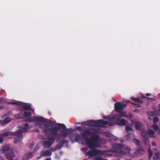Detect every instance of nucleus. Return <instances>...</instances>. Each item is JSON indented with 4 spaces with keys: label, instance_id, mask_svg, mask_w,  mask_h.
<instances>
[{
    "label": "nucleus",
    "instance_id": "1",
    "mask_svg": "<svg viewBox=\"0 0 160 160\" xmlns=\"http://www.w3.org/2000/svg\"><path fill=\"white\" fill-rule=\"evenodd\" d=\"M26 121L28 122L33 121L41 122L49 124L48 125L51 127L57 124V126L52 128L49 127L45 128L44 132L46 135L50 134L49 140L54 142L55 138H58V137H62L63 138H67L71 133L73 132V129L72 128H66V126L63 124L58 123L57 124L50 120L46 119L42 117L35 116L32 118L28 117L27 118Z\"/></svg>",
    "mask_w": 160,
    "mask_h": 160
},
{
    "label": "nucleus",
    "instance_id": "2",
    "mask_svg": "<svg viewBox=\"0 0 160 160\" xmlns=\"http://www.w3.org/2000/svg\"><path fill=\"white\" fill-rule=\"evenodd\" d=\"M131 150V148L128 146L120 144L113 145V149L108 150V151L118 153L119 155H125L127 152L129 153Z\"/></svg>",
    "mask_w": 160,
    "mask_h": 160
},
{
    "label": "nucleus",
    "instance_id": "3",
    "mask_svg": "<svg viewBox=\"0 0 160 160\" xmlns=\"http://www.w3.org/2000/svg\"><path fill=\"white\" fill-rule=\"evenodd\" d=\"M20 130H18L16 132L11 133V134L12 136L16 137L15 138L14 141L15 143H17L20 141V139L22 138L23 132H26L28 131V129L29 128L28 124L26 123L25 124L24 127H20Z\"/></svg>",
    "mask_w": 160,
    "mask_h": 160
},
{
    "label": "nucleus",
    "instance_id": "4",
    "mask_svg": "<svg viewBox=\"0 0 160 160\" xmlns=\"http://www.w3.org/2000/svg\"><path fill=\"white\" fill-rule=\"evenodd\" d=\"M99 136L97 134L93 135L90 138H89L85 141L90 149L95 148L96 147H100L98 141Z\"/></svg>",
    "mask_w": 160,
    "mask_h": 160
},
{
    "label": "nucleus",
    "instance_id": "5",
    "mask_svg": "<svg viewBox=\"0 0 160 160\" xmlns=\"http://www.w3.org/2000/svg\"><path fill=\"white\" fill-rule=\"evenodd\" d=\"M89 126H94L96 127H105L108 124L107 121L102 119H100L97 121L94 120H89Z\"/></svg>",
    "mask_w": 160,
    "mask_h": 160
},
{
    "label": "nucleus",
    "instance_id": "6",
    "mask_svg": "<svg viewBox=\"0 0 160 160\" xmlns=\"http://www.w3.org/2000/svg\"><path fill=\"white\" fill-rule=\"evenodd\" d=\"M92 150H89L87 152V155L90 157H93L97 155H102L104 154L105 152L101 151L95 148L92 149Z\"/></svg>",
    "mask_w": 160,
    "mask_h": 160
},
{
    "label": "nucleus",
    "instance_id": "7",
    "mask_svg": "<svg viewBox=\"0 0 160 160\" xmlns=\"http://www.w3.org/2000/svg\"><path fill=\"white\" fill-rule=\"evenodd\" d=\"M127 106L126 104L117 102L115 104V110L116 112H120L122 110L123 108H126Z\"/></svg>",
    "mask_w": 160,
    "mask_h": 160
},
{
    "label": "nucleus",
    "instance_id": "8",
    "mask_svg": "<svg viewBox=\"0 0 160 160\" xmlns=\"http://www.w3.org/2000/svg\"><path fill=\"white\" fill-rule=\"evenodd\" d=\"M81 134L82 139L85 141L89 138L88 137L92 134V133L89 130L86 129L82 132Z\"/></svg>",
    "mask_w": 160,
    "mask_h": 160
},
{
    "label": "nucleus",
    "instance_id": "9",
    "mask_svg": "<svg viewBox=\"0 0 160 160\" xmlns=\"http://www.w3.org/2000/svg\"><path fill=\"white\" fill-rule=\"evenodd\" d=\"M20 107H22L24 110L33 111V109L31 108V106L29 104L20 102Z\"/></svg>",
    "mask_w": 160,
    "mask_h": 160
},
{
    "label": "nucleus",
    "instance_id": "10",
    "mask_svg": "<svg viewBox=\"0 0 160 160\" xmlns=\"http://www.w3.org/2000/svg\"><path fill=\"white\" fill-rule=\"evenodd\" d=\"M10 149V146L8 145H5L1 148L0 152L1 153H3L9 150Z\"/></svg>",
    "mask_w": 160,
    "mask_h": 160
},
{
    "label": "nucleus",
    "instance_id": "11",
    "mask_svg": "<svg viewBox=\"0 0 160 160\" xmlns=\"http://www.w3.org/2000/svg\"><path fill=\"white\" fill-rule=\"evenodd\" d=\"M6 155L9 160H13V158L14 157V154L12 152L10 151L9 152H7Z\"/></svg>",
    "mask_w": 160,
    "mask_h": 160
},
{
    "label": "nucleus",
    "instance_id": "12",
    "mask_svg": "<svg viewBox=\"0 0 160 160\" xmlns=\"http://www.w3.org/2000/svg\"><path fill=\"white\" fill-rule=\"evenodd\" d=\"M52 143L48 141H44L43 142V146L46 148H48L52 145Z\"/></svg>",
    "mask_w": 160,
    "mask_h": 160
},
{
    "label": "nucleus",
    "instance_id": "13",
    "mask_svg": "<svg viewBox=\"0 0 160 160\" xmlns=\"http://www.w3.org/2000/svg\"><path fill=\"white\" fill-rule=\"evenodd\" d=\"M52 154V152L50 150H47L45 152H41V156H50Z\"/></svg>",
    "mask_w": 160,
    "mask_h": 160
},
{
    "label": "nucleus",
    "instance_id": "14",
    "mask_svg": "<svg viewBox=\"0 0 160 160\" xmlns=\"http://www.w3.org/2000/svg\"><path fill=\"white\" fill-rule=\"evenodd\" d=\"M35 154V152H31L29 153H27L25 155V157L26 159L28 160L29 158H31L33 155Z\"/></svg>",
    "mask_w": 160,
    "mask_h": 160
},
{
    "label": "nucleus",
    "instance_id": "15",
    "mask_svg": "<svg viewBox=\"0 0 160 160\" xmlns=\"http://www.w3.org/2000/svg\"><path fill=\"white\" fill-rule=\"evenodd\" d=\"M131 99L132 100L136 102L139 103L141 104L143 102L142 101H141L140 100L139 98H135L133 97H132L131 98Z\"/></svg>",
    "mask_w": 160,
    "mask_h": 160
},
{
    "label": "nucleus",
    "instance_id": "16",
    "mask_svg": "<svg viewBox=\"0 0 160 160\" xmlns=\"http://www.w3.org/2000/svg\"><path fill=\"white\" fill-rule=\"evenodd\" d=\"M137 151L138 153H140L141 154H143L144 152L143 148L140 146L137 148Z\"/></svg>",
    "mask_w": 160,
    "mask_h": 160
},
{
    "label": "nucleus",
    "instance_id": "17",
    "mask_svg": "<svg viewBox=\"0 0 160 160\" xmlns=\"http://www.w3.org/2000/svg\"><path fill=\"white\" fill-rule=\"evenodd\" d=\"M119 121L120 122V123H119L120 125H125L126 123V121L124 119H122L121 120L119 119Z\"/></svg>",
    "mask_w": 160,
    "mask_h": 160
},
{
    "label": "nucleus",
    "instance_id": "18",
    "mask_svg": "<svg viewBox=\"0 0 160 160\" xmlns=\"http://www.w3.org/2000/svg\"><path fill=\"white\" fill-rule=\"evenodd\" d=\"M148 133L149 136L152 137H154V135L155 134V132L152 129H149L148 131Z\"/></svg>",
    "mask_w": 160,
    "mask_h": 160
},
{
    "label": "nucleus",
    "instance_id": "19",
    "mask_svg": "<svg viewBox=\"0 0 160 160\" xmlns=\"http://www.w3.org/2000/svg\"><path fill=\"white\" fill-rule=\"evenodd\" d=\"M141 135L142 137L148 136L146 131L144 129H142V130Z\"/></svg>",
    "mask_w": 160,
    "mask_h": 160
},
{
    "label": "nucleus",
    "instance_id": "20",
    "mask_svg": "<svg viewBox=\"0 0 160 160\" xmlns=\"http://www.w3.org/2000/svg\"><path fill=\"white\" fill-rule=\"evenodd\" d=\"M156 157H154L153 158V160H154V159H156V160H160V152H158L155 154Z\"/></svg>",
    "mask_w": 160,
    "mask_h": 160
},
{
    "label": "nucleus",
    "instance_id": "21",
    "mask_svg": "<svg viewBox=\"0 0 160 160\" xmlns=\"http://www.w3.org/2000/svg\"><path fill=\"white\" fill-rule=\"evenodd\" d=\"M74 140L76 142H78L81 140V138L79 134H77L74 138Z\"/></svg>",
    "mask_w": 160,
    "mask_h": 160
},
{
    "label": "nucleus",
    "instance_id": "22",
    "mask_svg": "<svg viewBox=\"0 0 160 160\" xmlns=\"http://www.w3.org/2000/svg\"><path fill=\"white\" fill-rule=\"evenodd\" d=\"M141 138L143 142L146 145L147 144L148 140V136L142 137Z\"/></svg>",
    "mask_w": 160,
    "mask_h": 160
},
{
    "label": "nucleus",
    "instance_id": "23",
    "mask_svg": "<svg viewBox=\"0 0 160 160\" xmlns=\"http://www.w3.org/2000/svg\"><path fill=\"white\" fill-rule=\"evenodd\" d=\"M135 127L137 129H140L141 128V123L139 122H137L135 123Z\"/></svg>",
    "mask_w": 160,
    "mask_h": 160
},
{
    "label": "nucleus",
    "instance_id": "24",
    "mask_svg": "<svg viewBox=\"0 0 160 160\" xmlns=\"http://www.w3.org/2000/svg\"><path fill=\"white\" fill-rule=\"evenodd\" d=\"M133 142L137 145L139 146L140 145V141L137 139H133Z\"/></svg>",
    "mask_w": 160,
    "mask_h": 160
},
{
    "label": "nucleus",
    "instance_id": "25",
    "mask_svg": "<svg viewBox=\"0 0 160 160\" xmlns=\"http://www.w3.org/2000/svg\"><path fill=\"white\" fill-rule=\"evenodd\" d=\"M99 142L101 143L102 144H105L107 143V141L106 139H100L99 138L98 142Z\"/></svg>",
    "mask_w": 160,
    "mask_h": 160
},
{
    "label": "nucleus",
    "instance_id": "26",
    "mask_svg": "<svg viewBox=\"0 0 160 160\" xmlns=\"http://www.w3.org/2000/svg\"><path fill=\"white\" fill-rule=\"evenodd\" d=\"M9 133L8 132H7L3 133H0V137L2 136L3 138L7 137L9 135Z\"/></svg>",
    "mask_w": 160,
    "mask_h": 160
},
{
    "label": "nucleus",
    "instance_id": "27",
    "mask_svg": "<svg viewBox=\"0 0 160 160\" xmlns=\"http://www.w3.org/2000/svg\"><path fill=\"white\" fill-rule=\"evenodd\" d=\"M32 113L30 112L25 111L24 112L23 116L25 117H30L31 116Z\"/></svg>",
    "mask_w": 160,
    "mask_h": 160
},
{
    "label": "nucleus",
    "instance_id": "28",
    "mask_svg": "<svg viewBox=\"0 0 160 160\" xmlns=\"http://www.w3.org/2000/svg\"><path fill=\"white\" fill-rule=\"evenodd\" d=\"M149 148L148 149V151L149 154V156L148 157V159H150L151 157L152 156V152L151 151L150 146L149 144Z\"/></svg>",
    "mask_w": 160,
    "mask_h": 160
},
{
    "label": "nucleus",
    "instance_id": "29",
    "mask_svg": "<svg viewBox=\"0 0 160 160\" xmlns=\"http://www.w3.org/2000/svg\"><path fill=\"white\" fill-rule=\"evenodd\" d=\"M11 121V118L10 117H7L4 120V121L7 123L10 122Z\"/></svg>",
    "mask_w": 160,
    "mask_h": 160
},
{
    "label": "nucleus",
    "instance_id": "30",
    "mask_svg": "<svg viewBox=\"0 0 160 160\" xmlns=\"http://www.w3.org/2000/svg\"><path fill=\"white\" fill-rule=\"evenodd\" d=\"M152 128L155 131H156L157 130H158L159 128L158 125L155 124L152 125Z\"/></svg>",
    "mask_w": 160,
    "mask_h": 160
},
{
    "label": "nucleus",
    "instance_id": "31",
    "mask_svg": "<svg viewBox=\"0 0 160 160\" xmlns=\"http://www.w3.org/2000/svg\"><path fill=\"white\" fill-rule=\"evenodd\" d=\"M17 116H18V118H22L24 116L22 112L19 113L17 115Z\"/></svg>",
    "mask_w": 160,
    "mask_h": 160
},
{
    "label": "nucleus",
    "instance_id": "32",
    "mask_svg": "<svg viewBox=\"0 0 160 160\" xmlns=\"http://www.w3.org/2000/svg\"><path fill=\"white\" fill-rule=\"evenodd\" d=\"M131 103L132 105H133L135 106L136 107L138 108H141V106L138 104H137L133 102H131Z\"/></svg>",
    "mask_w": 160,
    "mask_h": 160
},
{
    "label": "nucleus",
    "instance_id": "33",
    "mask_svg": "<svg viewBox=\"0 0 160 160\" xmlns=\"http://www.w3.org/2000/svg\"><path fill=\"white\" fill-rule=\"evenodd\" d=\"M159 120V118L158 117H155L153 119V122L154 123L157 122Z\"/></svg>",
    "mask_w": 160,
    "mask_h": 160
},
{
    "label": "nucleus",
    "instance_id": "34",
    "mask_svg": "<svg viewBox=\"0 0 160 160\" xmlns=\"http://www.w3.org/2000/svg\"><path fill=\"white\" fill-rule=\"evenodd\" d=\"M89 120L83 122L81 124L84 125H87L89 126Z\"/></svg>",
    "mask_w": 160,
    "mask_h": 160
},
{
    "label": "nucleus",
    "instance_id": "35",
    "mask_svg": "<svg viewBox=\"0 0 160 160\" xmlns=\"http://www.w3.org/2000/svg\"><path fill=\"white\" fill-rule=\"evenodd\" d=\"M126 130L127 131H131L132 129L131 127L130 126H126L125 128Z\"/></svg>",
    "mask_w": 160,
    "mask_h": 160
},
{
    "label": "nucleus",
    "instance_id": "36",
    "mask_svg": "<svg viewBox=\"0 0 160 160\" xmlns=\"http://www.w3.org/2000/svg\"><path fill=\"white\" fill-rule=\"evenodd\" d=\"M118 112H119V116H124L125 115V113L122 110Z\"/></svg>",
    "mask_w": 160,
    "mask_h": 160
},
{
    "label": "nucleus",
    "instance_id": "37",
    "mask_svg": "<svg viewBox=\"0 0 160 160\" xmlns=\"http://www.w3.org/2000/svg\"><path fill=\"white\" fill-rule=\"evenodd\" d=\"M76 129L80 131H82V129L80 126H77L76 127Z\"/></svg>",
    "mask_w": 160,
    "mask_h": 160
},
{
    "label": "nucleus",
    "instance_id": "38",
    "mask_svg": "<svg viewBox=\"0 0 160 160\" xmlns=\"http://www.w3.org/2000/svg\"><path fill=\"white\" fill-rule=\"evenodd\" d=\"M6 100L5 98H0V103L4 102Z\"/></svg>",
    "mask_w": 160,
    "mask_h": 160
},
{
    "label": "nucleus",
    "instance_id": "39",
    "mask_svg": "<svg viewBox=\"0 0 160 160\" xmlns=\"http://www.w3.org/2000/svg\"><path fill=\"white\" fill-rule=\"evenodd\" d=\"M39 144H37L35 147L34 148V152H35V151L38 149L39 148Z\"/></svg>",
    "mask_w": 160,
    "mask_h": 160
},
{
    "label": "nucleus",
    "instance_id": "40",
    "mask_svg": "<svg viewBox=\"0 0 160 160\" xmlns=\"http://www.w3.org/2000/svg\"><path fill=\"white\" fill-rule=\"evenodd\" d=\"M95 160H108L107 159L103 158L101 157H98L96 158Z\"/></svg>",
    "mask_w": 160,
    "mask_h": 160
},
{
    "label": "nucleus",
    "instance_id": "41",
    "mask_svg": "<svg viewBox=\"0 0 160 160\" xmlns=\"http://www.w3.org/2000/svg\"><path fill=\"white\" fill-rule=\"evenodd\" d=\"M20 102H10V103L11 104L18 105H19L20 106Z\"/></svg>",
    "mask_w": 160,
    "mask_h": 160
},
{
    "label": "nucleus",
    "instance_id": "42",
    "mask_svg": "<svg viewBox=\"0 0 160 160\" xmlns=\"http://www.w3.org/2000/svg\"><path fill=\"white\" fill-rule=\"evenodd\" d=\"M35 142H32L31 143V145H30V148L31 149H32V148H33V147L35 145Z\"/></svg>",
    "mask_w": 160,
    "mask_h": 160
},
{
    "label": "nucleus",
    "instance_id": "43",
    "mask_svg": "<svg viewBox=\"0 0 160 160\" xmlns=\"http://www.w3.org/2000/svg\"><path fill=\"white\" fill-rule=\"evenodd\" d=\"M3 141V138L2 136L0 137V143H2Z\"/></svg>",
    "mask_w": 160,
    "mask_h": 160
},
{
    "label": "nucleus",
    "instance_id": "44",
    "mask_svg": "<svg viewBox=\"0 0 160 160\" xmlns=\"http://www.w3.org/2000/svg\"><path fill=\"white\" fill-rule=\"evenodd\" d=\"M108 122V124H109V125H110V126H113L114 125V123L113 122Z\"/></svg>",
    "mask_w": 160,
    "mask_h": 160
},
{
    "label": "nucleus",
    "instance_id": "45",
    "mask_svg": "<svg viewBox=\"0 0 160 160\" xmlns=\"http://www.w3.org/2000/svg\"><path fill=\"white\" fill-rule=\"evenodd\" d=\"M134 112H136V113H139L140 112V111L139 110L137 109H135L134 111H133Z\"/></svg>",
    "mask_w": 160,
    "mask_h": 160
},
{
    "label": "nucleus",
    "instance_id": "46",
    "mask_svg": "<svg viewBox=\"0 0 160 160\" xmlns=\"http://www.w3.org/2000/svg\"><path fill=\"white\" fill-rule=\"evenodd\" d=\"M33 132H39V130L38 128H35L33 130Z\"/></svg>",
    "mask_w": 160,
    "mask_h": 160
},
{
    "label": "nucleus",
    "instance_id": "47",
    "mask_svg": "<svg viewBox=\"0 0 160 160\" xmlns=\"http://www.w3.org/2000/svg\"><path fill=\"white\" fill-rule=\"evenodd\" d=\"M152 145L154 146H156V143L155 142H152Z\"/></svg>",
    "mask_w": 160,
    "mask_h": 160
},
{
    "label": "nucleus",
    "instance_id": "48",
    "mask_svg": "<svg viewBox=\"0 0 160 160\" xmlns=\"http://www.w3.org/2000/svg\"><path fill=\"white\" fill-rule=\"evenodd\" d=\"M36 125L38 126L41 127V126H42V124L41 123H38L36 124Z\"/></svg>",
    "mask_w": 160,
    "mask_h": 160
},
{
    "label": "nucleus",
    "instance_id": "49",
    "mask_svg": "<svg viewBox=\"0 0 160 160\" xmlns=\"http://www.w3.org/2000/svg\"><path fill=\"white\" fill-rule=\"evenodd\" d=\"M147 98L149 99H150L152 101H155V99H154V98Z\"/></svg>",
    "mask_w": 160,
    "mask_h": 160
},
{
    "label": "nucleus",
    "instance_id": "50",
    "mask_svg": "<svg viewBox=\"0 0 160 160\" xmlns=\"http://www.w3.org/2000/svg\"><path fill=\"white\" fill-rule=\"evenodd\" d=\"M151 95V94L150 93H147L146 94V95L147 96H150V95Z\"/></svg>",
    "mask_w": 160,
    "mask_h": 160
},
{
    "label": "nucleus",
    "instance_id": "51",
    "mask_svg": "<svg viewBox=\"0 0 160 160\" xmlns=\"http://www.w3.org/2000/svg\"><path fill=\"white\" fill-rule=\"evenodd\" d=\"M141 96H142V98H148L146 97L145 96H144L143 95H142Z\"/></svg>",
    "mask_w": 160,
    "mask_h": 160
},
{
    "label": "nucleus",
    "instance_id": "52",
    "mask_svg": "<svg viewBox=\"0 0 160 160\" xmlns=\"http://www.w3.org/2000/svg\"><path fill=\"white\" fill-rule=\"evenodd\" d=\"M4 106L3 105H0V109H1L3 108Z\"/></svg>",
    "mask_w": 160,
    "mask_h": 160
},
{
    "label": "nucleus",
    "instance_id": "53",
    "mask_svg": "<svg viewBox=\"0 0 160 160\" xmlns=\"http://www.w3.org/2000/svg\"><path fill=\"white\" fill-rule=\"evenodd\" d=\"M66 142V141H65V140H63L62 142V143L63 144H65V142Z\"/></svg>",
    "mask_w": 160,
    "mask_h": 160
},
{
    "label": "nucleus",
    "instance_id": "54",
    "mask_svg": "<svg viewBox=\"0 0 160 160\" xmlns=\"http://www.w3.org/2000/svg\"><path fill=\"white\" fill-rule=\"evenodd\" d=\"M51 159L50 158H47L46 160H51Z\"/></svg>",
    "mask_w": 160,
    "mask_h": 160
},
{
    "label": "nucleus",
    "instance_id": "55",
    "mask_svg": "<svg viewBox=\"0 0 160 160\" xmlns=\"http://www.w3.org/2000/svg\"><path fill=\"white\" fill-rule=\"evenodd\" d=\"M158 133L160 135V128H159L158 129Z\"/></svg>",
    "mask_w": 160,
    "mask_h": 160
},
{
    "label": "nucleus",
    "instance_id": "56",
    "mask_svg": "<svg viewBox=\"0 0 160 160\" xmlns=\"http://www.w3.org/2000/svg\"><path fill=\"white\" fill-rule=\"evenodd\" d=\"M159 109L158 110H159V111L160 112V104H159Z\"/></svg>",
    "mask_w": 160,
    "mask_h": 160
},
{
    "label": "nucleus",
    "instance_id": "57",
    "mask_svg": "<svg viewBox=\"0 0 160 160\" xmlns=\"http://www.w3.org/2000/svg\"><path fill=\"white\" fill-rule=\"evenodd\" d=\"M129 117L130 118H131L132 117V115H129Z\"/></svg>",
    "mask_w": 160,
    "mask_h": 160
},
{
    "label": "nucleus",
    "instance_id": "58",
    "mask_svg": "<svg viewBox=\"0 0 160 160\" xmlns=\"http://www.w3.org/2000/svg\"><path fill=\"white\" fill-rule=\"evenodd\" d=\"M126 160H132V159H130V158H128V159H126Z\"/></svg>",
    "mask_w": 160,
    "mask_h": 160
},
{
    "label": "nucleus",
    "instance_id": "59",
    "mask_svg": "<svg viewBox=\"0 0 160 160\" xmlns=\"http://www.w3.org/2000/svg\"><path fill=\"white\" fill-rule=\"evenodd\" d=\"M2 92H0V95H2Z\"/></svg>",
    "mask_w": 160,
    "mask_h": 160
},
{
    "label": "nucleus",
    "instance_id": "60",
    "mask_svg": "<svg viewBox=\"0 0 160 160\" xmlns=\"http://www.w3.org/2000/svg\"><path fill=\"white\" fill-rule=\"evenodd\" d=\"M5 160V159H4V158H2L1 160Z\"/></svg>",
    "mask_w": 160,
    "mask_h": 160
},
{
    "label": "nucleus",
    "instance_id": "61",
    "mask_svg": "<svg viewBox=\"0 0 160 160\" xmlns=\"http://www.w3.org/2000/svg\"><path fill=\"white\" fill-rule=\"evenodd\" d=\"M2 122V120H0V123H1Z\"/></svg>",
    "mask_w": 160,
    "mask_h": 160
},
{
    "label": "nucleus",
    "instance_id": "62",
    "mask_svg": "<svg viewBox=\"0 0 160 160\" xmlns=\"http://www.w3.org/2000/svg\"><path fill=\"white\" fill-rule=\"evenodd\" d=\"M83 160H87V159H84Z\"/></svg>",
    "mask_w": 160,
    "mask_h": 160
},
{
    "label": "nucleus",
    "instance_id": "63",
    "mask_svg": "<svg viewBox=\"0 0 160 160\" xmlns=\"http://www.w3.org/2000/svg\"><path fill=\"white\" fill-rule=\"evenodd\" d=\"M2 91H4V90H3V89H2Z\"/></svg>",
    "mask_w": 160,
    "mask_h": 160
},
{
    "label": "nucleus",
    "instance_id": "64",
    "mask_svg": "<svg viewBox=\"0 0 160 160\" xmlns=\"http://www.w3.org/2000/svg\"><path fill=\"white\" fill-rule=\"evenodd\" d=\"M104 119H107V118H104Z\"/></svg>",
    "mask_w": 160,
    "mask_h": 160
}]
</instances>
